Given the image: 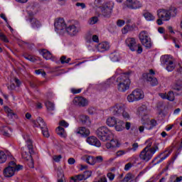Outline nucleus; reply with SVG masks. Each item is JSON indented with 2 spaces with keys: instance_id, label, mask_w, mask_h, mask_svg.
<instances>
[{
  "instance_id": "22",
  "label": "nucleus",
  "mask_w": 182,
  "mask_h": 182,
  "mask_svg": "<svg viewBox=\"0 0 182 182\" xmlns=\"http://www.w3.org/2000/svg\"><path fill=\"white\" fill-rule=\"evenodd\" d=\"M106 148L107 149H116V147H120V144L119 142V140L117 139H112L109 142L106 144Z\"/></svg>"
},
{
  "instance_id": "55",
  "label": "nucleus",
  "mask_w": 182,
  "mask_h": 182,
  "mask_svg": "<svg viewBox=\"0 0 182 182\" xmlns=\"http://www.w3.org/2000/svg\"><path fill=\"white\" fill-rule=\"evenodd\" d=\"M0 39H1V41H3L4 42L8 43V38H6V36H5V34L1 33H0Z\"/></svg>"
},
{
  "instance_id": "53",
  "label": "nucleus",
  "mask_w": 182,
  "mask_h": 182,
  "mask_svg": "<svg viewBox=\"0 0 182 182\" xmlns=\"http://www.w3.org/2000/svg\"><path fill=\"white\" fill-rule=\"evenodd\" d=\"M124 23H126V21H124V20L119 19L117 21V25L119 28H122V26H123V25H124Z\"/></svg>"
},
{
  "instance_id": "49",
  "label": "nucleus",
  "mask_w": 182,
  "mask_h": 182,
  "mask_svg": "<svg viewBox=\"0 0 182 182\" xmlns=\"http://www.w3.org/2000/svg\"><path fill=\"white\" fill-rule=\"evenodd\" d=\"M59 124V127H69V123L65 120L60 121Z\"/></svg>"
},
{
  "instance_id": "10",
  "label": "nucleus",
  "mask_w": 182,
  "mask_h": 182,
  "mask_svg": "<svg viewBox=\"0 0 182 182\" xmlns=\"http://www.w3.org/2000/svg\"><path fill=\"white\" fill-rule=\"evenodd\" d=\"M139 41L143 46L147 49H150V48H151V40L150 39V37H149L146 31H141L139 33Z\"/></svg>"
},
{
  "instance_id": "3",
  "label": "nucleus",
  "mask_w": 182,
  "mask_h": 182,
  "mask_svg": "<svg viewBox=\"0 0 182 182\" xmlns=\"http://www.w3.org/2000/svg\"><path fill=\"white\" fill-rule=\"evenodd\" d=\"M96 134L102 141H107L113 136V132L107 127H100L96 130Z\"/></svg>"
},
{
  "instance_id": "29",
  "label": "nucleus",
  "mask_w": 182,
  "mask_h": 182,
  "mask_svg": "<svg viewBox=\"0 0 182 182\" xmlns=\"http://www.w3.org/2000/svg\"><path fill=\"white\" fill-rule=\"evenodd\" d=\"M114 127L117 132H123V129H124V122L122 120L117 121Z\"/></svg>"
},
{
  "instance_id": "25",
  "label": "nucleus",
  "mask_w": 182,
  "mask_h": 182,
  "mask_svg": "<svg viewBox=\"0 0 182 182\" xmlns=\"http://www.w3.org/2000/svg\"><path fill=\"white\" fill-rule=\"evenodd\" d=\"M75 134H81L82 136H89L90 131L85 127H79L75 131Z\"/></svg>"
},
{
  "instance_id": "51",
  "label": "nucleus",
  "mask_w": 182,
  "mask_h": 182,
  "mask_svg": "<svg viewBox=\"0 0 182 182\" xmlns=\"http://www.w3.org/2000/svg\"><path fill=\"white\" fill-rule=\"evenodd\" d=\"M27 165L30 168H33L35 167L34 164H33V160L31 159L27 160Z\"/></svg>"
},
{
  "instance_id": "35",
  "label": "nucleus",
  "mask_w": 182,
  "mask_h": 182,
  "mask_svg": "<svg viewBox=\"0 0 182 182\" xmlns=\"http://www.w3.org/2000/svg\"><path fill=\"white\" fill-rule=\"evenodd\" d=\"M134 180V175L132 173H128L125 175L123 181L124 182H132Z\"/></svg>"
},
{
  "instance_id": "63",
  "label": "nucleus",
  "mask_w": 182,
  "mask_h": 182,
  "mask_svg": "<svg viewBox=\"0 0 182 182\" xmlns=\"http://www.w3.org/2000/svg\"><path fill=\"white\" fill-rule=\"evenodd\" d=\"M98 182H107V178H106V176H102L100 178Z\"/></svg>"
},
{
  "instance_id": "9",
  "label": "nucleus",
  "mask_w": 182,
  "mask_h": 182,
  "mask_svg": "<svg viewBox=\"0 0 182 182\" xmlns=\"http://www.w3.org/2000/svg\"><path fill=\"white\" fill-rule=\"evenodd\" d=\"M100 11L102 15L105 18L110 17L112 15V11H113V3L112 2H106L104 3L100 7Z\"/></svg>"
},
{
  "instance_id": "45",
  "label": "nucleus",
  "mask_w": 182,
  "mask_h": 182,
  "mask_svg": "<svg viewBox=\"0 0 182 182\" xmlns=\"http://www.w3.org/2000/svg\"><path fill=\"white\" fill-rule=\"evenodd\" d=\"M110 58L112 62H119V55L116 53L111 54Z\"/></svg>"
},
{
  "instance_id": "58",
  "label": "nucleus",
  "mask_w": 182,
  "mask_h": 182,
  "mask_svg": "<svg viewBox=\"0 0 182 182\" xmlns=\"http://www.w3.org/2000/svg\"><path fill=\"white\" fill-rule=\"evenodd\" d=\"M124 154H126V151L124 150L117 151V157H122V156H124Z\"/></svg>"
},
{
  "instance_id": "39",
  "label": "nucleus",
  "mask_w": 182,
  "mask_h": 182,
  "mask_svg": "<svg viewBox=\"0 0 182 182\" xmlns=\"http://www.w3.org/2000/svg\"><path fill=\"white\" fill-rule=\"evenodd\" d=\"M60 60L62 63V65H65V63H69V62L71 60L70 58H67L66 55H63L60 58Z\"/></svg>"
},
{
  "instance_id": "11",
  "label": "nucleus",
  "mask_w": 182,
  "mask_h": 182,
  "mask_svg": "<svg viewBox=\"0 0 182 182\" xmlns=\"http://www.w3.org/2000/svg\"><path fill=\"white\" fill-rule=\"evenodd\" d=\"M54 26L56 32L58 33H65L66 32V23L63 18H59L54 23Z\"/></svg>"
},
{
  "instance_id": "43",
  "label": "nucleus",
  "mask_w": 182,
  "mask_h": 182,
  "mask_svg": "<svg viewBox=\"0 0 182 182\" xmlns=\"http://www.w3.org/2000/svg\"><path fill=\"white\" fill-rule=\"evenodd\" d=\"M134 164H136V161H134V163L129 162L128 164H125L124 166L125 171H129V170H130V168H132L133 166H134Z\"/></svg>"
},
{
  "instance_id": "48",
  "label": "nucleus",
  "mask_w": 182,
  "mask_h": 182,
  "mask_svg": "<svg viewBox=\"0 0 182 182\" xmlns=\"http://www.w3.org/2000/svg\"><path fill=\"white\" fill-rule=\"evenodd\" d=\"M121 115L124 117V119H125V120H129V119H130V114L129 112H126V110H124Z\"/></svg>"
},
{
  "instance_id": "31",
  "label": "nucleus",
  "mask_w": 182,
  "mask_h": 182,
  "mask_svg": "<svg viewBox=\"0 0 182 182\" xmlns=\"http://www.w3.org/2000/svg\"><path fill=\"white\" fill-rule=\"evenodd\" d=\"M83 180H86V179H85L83 174L81 173V174L76 175L75 176H72L70 182H79V181H83Z\"/></svg>"
},
{
  "instance_id": "37",
  "label": "nucleus",
  "mask_w": 182,
  "mask_h": 182,
  "mask_svg": "<svg viewBox=\"0 0 182 182\" xmlns=\"http://www.w3.org/2000/svg\"><path fill=\"white\" fill-rule=\"evenodd\" d=\"M144 16L147 21H154V19H156V17H154L150 12L144 13Z\"/></svg>"
},
{
  "instance_id": "56",
  "label": "nucleus",
  "mask_w": 182,
  "mask_h": 182,
  "mask_svg": "<svg viewBox=\"0 0 182 182\" xmlns=\"http://www.w3.org/2000/svg\"><path fill=\"white\" fill-rule=\"evenodd\" d=\"M107 176L108 177L109 180L110 181H113L114 180V173L109 172L107 174Z\"/></svg>"
},
{
  "instance_id": "32",
  "label": "nucleus",
  "mask_w": 182,
  "mask_h": 182,
  "mask_svg": "<svg viewBox=\"0 0 182 182\" xmlns=\"http://www.w3.org/2000/svg\"><path fill=\"white\" fill-rule=\"evenodd\" d=\"M41 55L44 59H46V60H49V59H52V53L49 52L46 49H43L41 50Z\"/></svg>"
},
{
  "instance_id": "52",
  "label": "nucleus",
  "mask_w": 182,
  "mask_h": 182,
  "mask_svg": "<svg viewBox=\"0 0 182 182\" xmlns=\"http://www.w3.org/2000/svg\"><path fill=\"white\" fill-rule=\"evenodd\" d=\"M82 92V88L76 89V88H72L71 89V93L73 95H77L78 93H80Z\"/></svg>"
},
{
  "instance_id": "36",
  "label": "nucleus",
  "mask_w": 182,
  "mask_h": 182,
  "mask_svg": "<svg viewBox=\"0 0 182 182\" xmlns=\"http://www.w3.org/2000/svg\"><path fill=\"white\" fill-rule=\"evenodd\" d=\"M46 107H47V110L48 112H53L55 110V104L51 102L50 101H47L45 102Z\"/></svg>"
},
{
  "instance_id": "33",
  "label": "nucleus",
  "mask_w": 182,
  "mask_h": 182,
  "mask_svg": "<svg viewBox=\"0 0 182 182\" xmlns=\"http://www.w3.org/2000/svg\"><path fill=\"white\" fill-rule=\"evenodd\" d=\"M57 134L60 136V137H66V131H65V129L62 127H58L55 130Z\"/></svg>"
},
{
  "instance_id": "26",
  "label": "nucleus",
  "mask_w": 182,
  "mask_h": 182,
  "mask_svg": "<svg viewBox=\"0 0 182 182\" xmlns=\"http://www.w3.org/2000/svg\"><path fill=\"white\" fill-rule=\"evenodd\" d=\"M172 89L176 92H182V80H177L172 84Z\"/></svg>"
},
{
  "instance_id": "13",
  "label": "nucleus",
  "mask_w": 182,
  "mask_h": 182,
  "mask_svg": "<svg viewBox=\"0 0 182 182\" xmlns=\"http://www.w3.org/2000/svg\"><path fill=\"white\" fill-rule=\"evenodd\" d=\"M15 161H11L9 163V166L4 171V176L6 177H14L15 176Z\"/></svg>"
},
{
  "instance_id": "16",
  "label": "nucleus",
  "mask_w": 182,
  "mask_h": 182,
  "mask_svg": "<svg viewBox=\"0 0 182 182\" xmlns=\"http://www.w3.org/2000/svg\"><path fill=\"white\" fill-rule=\"evenodd\" d=\"M125 43L132 52H134L137 49V43H136V39L134 38H127L125 40Z\"/></svg>"
},
{
  "instance_id": "23",
  "label": "nucleus",
  "mask_w": 182,
  "mask_h": 182,
  "mask_svg": "<svg viewBox=\"0 0 182 182\" xmlns=\"http://www.w3.org/2000/svg\"><path fill=\"white\" fill-rule=\"evenodd\" d=\"M23 137L26 142L27 149L29 153L31 154L33 153V145L32 144V140H31V139L29 138V136L26 134V135H23Z\"/></svg>"
},
{
  "instance_id": "27",
  "label": "nucleus",
  "mask_w": 182,
  "mask_h": 182,
  "mask_svg": "<svg viewBox=\"0 0 182 182\" xmlns=\"http://www.w3.org/2000/svg\"><path fill=\"white\" fill-rule=\"evenodd\" d=\"M116 123H117V119H116V117H109L107 119L106 124L109 127H114Z\"/></svg>"
},
{
  "instance_id": "8",
  "label": "nucleus",
  "mask_w": 182,
  "mask_h": 182,
  "mask_svg": "<svg viewBox=\"0 0 182 182\" xmlns=\"http://www.w3.org/2000/svg\"><path fill=\"white\" fill-rule=\"evenodd\" d=\"M126 109H127L126 105L122 102H118V103H116L112 107H111L109 108V110L114 116H122V112H124Z\"/></svg>"
},
{
  "instance_id": "24",
  "label": "nucleus",
  "mask_w": 182,
  "mask_h": 182,
  "mask_svg": "<svg viewBox=\"0 0 182 182\" xmlns=\"http://www.w3.org/2000/svg\"><path fill=\"white\" fill-rule=\"evenodd\" d=\"M143 5L141 3L137 0H134L129 3V4H127V8L129 9H139V8H141Z\"/></svg>"
},
{
  "instance_id": "47",
  "label": "nucleus",
  "mask_w": 182,
  "mask_h": 182,
  "mask_svg": "<svg viewBox=\"0 0 182 182\" xmlns=\"http://www.w3.org/2000/svg\"><path fill=\"white\" fill-rule=\"evenodd\" d=\"M157 126V121L155 119H151L150 121V127L148 128V130H151L154 127H156Z\"/></svg>"
},
{
  "instance_id": "12",
  "label": "nucleus",
  "mask_w": 182,
  "mask_h": 182,
  "mask_svg": "<svg viewBox=\"0 0 182 182\" xmlns=\"http://www.w3.org/2000/svg\"><path fill=\"white\" fill-rule=\"evenodd\" d=\"M138 113L141 117V124H147L149 123V115L147 114V107L142 105L138 109Z\"/></svg>"
},
{
  "instance_id": "21",
  "label": "nucleus",
  "mask_w": 182,
  "mask_h": 182,
  "mask_svg": "<svg viewBox=\"0 0 182 182\" xmlns=\"http://www.w3.org/2000/svg\"><path fill=\"white\" fill-rule=\"evenodd\" d=\"M109 48L110 45L107 42H102L97 46L98 52H106V50H109Z\"/></svg>"
},
{
  "instance_id": "64",
  "label": "nucleus",
  "mask_w": 182,
  "mask_h": 182,
  "mask_svg": "<svg viewBox=\"0 0 182 182\" xmlns=\"http://www.w3.org/2000/svg\"><path fill=\"white\" fill-rule=\"evenodd\" d=\"M58 182H63V174L60 173V176H58Z\"/></svg>"
},
{
  "instance_id": "61",
  "label": "nucleus",
  "mask_w": 182,
  "mask_h": 182,
  "mask_svg": "<svg viewBox=\"0 0 182 182\" xmlns=\"http://www.w3.org/2000/svg\"><path fill=\"white\" fill-rule=\"evenodd\" d=\"M130 127H132V123L127 122L125 123V129L126 130H130Z\"/></svg>"
},
{
  "instance_id": "54",
  "label": "nucleus",
  "mask_w": 182,
  "mask_h": 182,
  "mask_svg": "<svg viewBox=\"0 0 182 182\" xmlns=\"http://www.w3.org/2000/svg\"><path fill=\"white\" fill-rule=\"evenodd\" d=\"M60 159H62V155H58V156H53V160L55 161V163H59L60 161Z\"/></svg>"
},
{
  "instance_id": "44",
  "label": "nucleus",
  "mask_w": 182,
  "mask_h": 182,
  "mask_svg": "<svg viewBox=\"0 0 182 182\" xmlns=\"http://www.w3.org/2000/svg\"><path fill=\"white\" fill-rule=\"evenodd\" d=\"M98 21H99V18H97V16H94L90 19L89 23L90 25H95V23H97Z\"/></svg>"
},
{
  "instance_id": "38",
  "label": "nucleus",
  "mask_w": 182,
  "mask_h": 182,
  "mask_svg": "<svg viewBox=\"0 0 182 182\" xmlns=\"http://www.w3.org/2000/svg\"><path fill=\"white\" fill-rule=\"evenodd\" d=\"M166 99L170 102H173L175 99L174 92L173 91H169L166 95Z\"/></svg>"
},
{
  "instance_id": "41",
  "label": "nucleus",
  "mask_w": 182,
  "mask_h": 182,
  "mask_svg": "<svg viewBox=\"0 0 182 182\" xmlns=\"http://www.w3.org/2000/svg\"><path fill=\"white\" fill-rule=\"evenodd\" d=\"M37 122L41 129H43L44 127H46V123H45V121L43 120V119L38 117L37 119Z\"/></svg>"
},
{
  "instance_id": "15",
  "label": "nucleus",
  "mask_w": 182,
  "mask_h": 182,
  "mask_svg": "<svg viewBox=\"0 0 182 182\" xmlns=\"http://www.w3.org/2000/svg\"><path fill=\"white\" fill-rule=\"evenodd\" d=\"M162 62L164 65H167L166 70H168V72H173V70L176 69V66L174 65L173 60H169L166 55L163 58Z\"/></svg>"
},
{
  "instance_id": "46",
  "label": "nucleus",
  "mask_w": 182,
  "mask_h": 182,
  "mask_svg": "<svg viewBox=\"0 0 182 182\" xmlns=\"http://www.w3.org/2000/svg\"><path fill=\"white\" fill-rule=\"evenodd\" d=\"M85 180H87V178H89V177H90L92 176V171H85L83 173H82Z\"/></svg>"
},
{
  "instance_id": "30",
  "label": "nucleus",
  "mask_w": 182,
  "mask_h": 182,
  "mask_svg": "<svg viewBox=\"0 0 182 182\" xmlns=\"http://www.w3.org/2000/svg\"><path fill=\"white\" fill-rule=\"evenodd\" d=\"M21 156L23 157V159H24L25 160H29L31 159H32V154H33V153L29 152V151L27 152L25 150V148H21Z\"/></svg>"
},
{
  "instance_id": "20",
  "label": "nucleus",
  "mask_w": 182,
  "mask_h": 182,
  "mask_svg": "<svg viewBox=\"0 0 182 182\" xmlns=\"http://www.w3.org/2000/svg\"><path fill=\"white\" fill-rule=\"evenodd\" d=\"M28 19L33 29H39L42 26V23L38 18H30Z\"/></svg>"
},
{
  "instance_id": "62",
  "label": "nucleus",
  "mask_w": 182,
  "mask_h": 182,
  "mask_svg": "<svg viewBox=\"0 0 182 182\" xmlns=\"http://www.w3.org/2000/svg\"><path fill=\"white\" fill-rule=\"evenodd\" d=\"M92 41H93V42L98 43L99 42V36H97V35L92 36Z\"/></svg>"
},
{
  "instance_id": "18",
  "label": "nucleus",
  "mask_w": 182,
  "mask_h": 182,
  "mask_svg": "<svg viewBox=\"0 0 182 182\" xmlns=\"http://www.w3.org/2000/svg\"><path fill=\"white\" fill-rule=\"evenodd\" d=\"M87 143L91 144V146H95V147H100L102 144L100 141L96 138V136H90L87 139Z\"/></svg>"
},
{
  "instance_id": "59",
  "label": "nucleus",
  "mask_w": 182,
  "mask_h": 182,
  "mask_svg": "<svg viewBox=\"0 0 182 182\" xmlns=\"http://www.w3.org/2000/svg\"><path fill=\"white\" fill-rule=\"evenodd\" d=\"M14 168L15 171H19V170H22V168H23V166L19 164L16 165V164L15 163Z\"/></svg>"
},
{
  "instance_id": "2",
  "label": "nucleus",
  "mask_w": 182,
  "mask_h": 182,
  "mask_svg": "<svg viewBox=\"0 0 182 182\" xmlns=\"http://www.w3.org/2000/svg\"><path fill=\"white\" fill-rule=\"evenodd\" d=\"M129 73H124L117 78V89L119 92H126L130 87Z\"/></svg>"
},
{
  "instance_id": "6",
  "label": "nucleus",
  "mask_w": 182,
  "mask_h": 182,
  "mask_svg": "<svg viewBox=\"0 0 182 182\" xmlns=\"http://www.w3.org/2000/svg\"><path fill=\"white\" fill-rule=\"evenodd\" d=\"M144 97V93H143V91H141V90L136 89L127 96V100L129 103H132L133 102L141 100Z\"/></svg>"
},
{
  "instance_id": "28",
  "label": "nucleus",
  "mask_w": 182,
  "mask_h": 182,
  "mask_svg": "<svg viewBox=\"0 0 182 182\" xmlns=\"http://www.w3.org/2000/svg\"><path fill=\"white\" fill-rule=\"evenodd\" d=\"M136 29V24H133L132 26L127 24L122 30V33L125 35L128 32H132V31H134Z\"/></svg>"
},
{
  "instance_id": "19",
  "label": "nucleus",
  "mask_w": 182,
  "mask_h": 182,
  "mask_svg": "<svg viewBox=\"0 0 182 182\" xmlns=\"http://www.w3.org/2000/svg\"><path fill=\"white\" fill-rule=\"evenodd\" d=\"M143 76L146 77V81L150 83L151 86H157L159 85L157 78L152 77L150 74H144Z\"/></svg>"
},
{
  "instance_id": "60",
  "label": "nucleus",
  "mask_w": 182,
  "mask_h": 182,
  "mask_svg": "<svg viewBox=\"0 0 182 182\" xmlns=\"http://www.w3.org/2000/svg\"><path fill=\"white\" fill-rule=\"evenodd\" d=\"M68 164L73 165V164H75V163H76V160H75L74 158H70L68 160Z\"/></svg>"
},
{
  "instance_id": "57",
  "label": "nucleus",
  "mask_w": 182,
  "mask_h": 182,
  "mask_svg": "<svg viewBox=\"0 0 182 182\" xmlns=\"http://www.w3.org/2000/svg\"><path fill=\"white\" fill-rule=\"evenodd\" d=\"M137 149H139V144L137 142H135L132 144V148H131L130 150L137 151Z\"/></svg>"
},
{
  "instance_id": "42",
  "label": "nucleus",
  "mask_w": 182,
  "mask_h": 182,
  "mask_svg": "<svg viewBox=\"0 0 182 182\" xmlns=\"http://www.w3.org/2000/svg\"><path fill=\"white\" fill-rule=\"evenodd\" d=\"M170 154H171V151H168L166 154H165L163 157H161L159 160H158L154 165L156 166V164H160V163H161L164 160H166V159L167 157H168V156H170Z\"/></svg>"
},
{
  "instance_id": "5",
  "label": "nucleus",
  "mask_w": 182,
  "mask_h": 182,
  "mask_svg": "<svg viewBox=\"0 0 182 182\" xmlns=\"http://www.w3.org/2000/svg\"><path fill=\"white\" fill-rule=\"evenodd\" d=\"M81 160H83V161H85V163H87L90 166H95L96 163H103V156H98L95 157L90 155H84L81 157Z\"/></svg>"
},
{
  "instance_id": "17",
  "label": "nucleus",
  "mask_w": 182,
  "mask_h": 182,
  "mask_svg": "<svg viewBox=\"0 0 182 182\" xmlns=\"http://www.w3.org/2000/svg\"><path fill=\"white\" fill-rule=\"evenodd\" d=\"M6 159H9L10 160H14V156L11 152H4V151L0 150V164H4V163L6 162Z\"/></svg>"
},
{
  "instance_id": "34",
  "label": "nucleus",
  "mask_w": 182,
  "mask_h": 182,
  "mask_svg": "<svg viewBox=\"0 0 182 182\" xmlns=\"http://www.w3.org/2000/svg\"><path fill=\"white\" fill-rule=\"evenodd\" d=\"M80 120L82 124H90V119L87 115H80Z\"/></svg>"
},
{
  "instance_id": "14",
  "label": "nucleus",
  "mask_w": 182,
  "mask_h": 182,
  "mask_svg": "<svg viewBox=\"0 0 182 182\" xmlns=\"http://www.w3.org/2000/svg\"><path fill=\"white\" fill-rule=\"evenodd\" d=\"M73 103L75 105V106H79V107H85L88 105L87 100L83 97H75L73 100Z\"/></svg>"
},
{
  "instance_id": "1",
  "label": "nucleus",
  "mask_w": 182,
  "mask_h": 182,
  "mask_svg": "<svg viewBox=\"0 0 182 182\" xmlns=\"http://www.w3.org/2000/svg\"><path fill=\"white\" fill-rule=\"evenodd\" d=\"M146 143H147V145L140 152L139 159L147 162L150 161L153 157V155L156 153V151H159V146H157V144H154V146L151 147L153 142H151L150 140L146 141Z\"/></svg>"
},
{
  "instance_id": "50",
  "label": "nucleus",
  "mask_w": 182,
  "mask_h": 182,
  "mask_svg": "<svg viewBox=\"0 0 182 182\" xmlns=\"http://www.w3.org/2000/svg\"><path fill=\"white\" fill-rule=\"evenodd\" d=\"M25 59L30 62H36V58L32 55H24Z\"/></svg>"
},
{
  "instance_id": "7",
  "label": "nucleus",
  "mask_w": 182,
  "mask_h": 182,
  "mask_svg": "<svg viewBox=\"0 0 182 182\" xmlns=\"http://www.w3.org/2000/svg\"><path fill=\"white\" fill-rule=\"evenodd\" d=\"M80 23L75 21L73 24H70L65 28V32L70 36H76L81 29Z\"/></svg>"
},
{
  "instance_id": "4",
  "label": "nucleus",
  "mask_w": 182,
  "mask_h": 182,
  "mask_svg": "<svg viewBox=\"0 0 182 182\" xmlns=\"http://www.w3.org/2000/svg\"><path fill=\"white\" fill-rule=\"evenodd\" d=\"M157 15L164 21H170L171 16L177 15V9L172 8L169 10L159 9L157 11Z\"/></svg>"
},
{
  "instance_id": "40",
  "label": "nucleus",
  "mask_w": 182,
  "mask_h": 182,
  "mask_svg": "<svg viewBox=\"0 0 182 182\" xmlns=\"http://www.w3.org/2000/svg\"><path fill=\"white\" fill-rule=\"evenodd\" d=\"M42 133L44 137H49L50 135L49 134V129H48V127H44L43 128H41Z\"/></svg>"
}]
</instances>
